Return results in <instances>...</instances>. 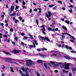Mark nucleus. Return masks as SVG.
Masks as SVG:
<instances>
[{
  "instance_id": "f257e3e1",
  "label": "nucleus",
  "mask_w": 76,
  "mask_h": 76,
  "mask_svg": "<svg viewBox=\"0 0 76 76\" xmlns=\"http://www.w3.org/2000/svg\"><path fill=\"white\" fill-rule=\"evenodd\" d=\"M22 70L23 71V72H24L26 74H23L22 73V71L20 70H19V72L21 74V75L22 76H30L29 75V74H28V72L27 70H28V68H27V69L23 67H22Z\"/></svg>"
},
{
  "instance_id": "f03ea898",
  "label": "nucleus",
  "mask_w": 76,
  "mask_h": 76,
  "mask_svg": "<svg viewBox=\"0 0 76 76\" xmlns=\"http://www.w3.org/2000/svg\"><path fill=\"white\" fill-rule=\"evenodd\" d=\"M58 64H62V65H64V66H65V69H66V70H68V69H69V64H67L66 63H63L61 62H58Z\"/></svg>"
},
{
  "instance_id": "7ed1b4c3",
  "label": "nucleus",
  "mask_w": 76,
  "mask_h": 76,
  "mask_svg": "<svg viewBox=\"0 0 76 76\" xmlns=\"http://www.w3.org/2000/svg\"><path fill=\"white\" fill-rule=\"evenodd\" d=\"M26 61V66H31L32 64V63L31 62L32 61L31 59L28 60V58L25 59Z\"/></svg>"
},
{
  "instance_id": "20e7f679",
  "label": "nucleus",
  "mask_w": 76,
  "mask_h": 76,
  "mask_svg": "<svg viewBox=\"0 0 76 76\" xmlns=\"http://www.w3.org/2000/svg\"><path fill=\"white\" fill-rule=\"evenodd\" d=\"M40 38H42V39H43L44 40H47V41H48V42H50V40L47 37H42L41 36L40 37Z\"/></svg>"
},
{
  "instance_id": "39448f33",
  "label": "nucleus",
  "mask_w": 76,
  "mask_h": 76,
  "mask_svg": "<svg viewBox=\"0 0 76 76\" xmlns=\"http://www.w3.org/2000/svg\"><path fill=\"white\" fill-rule=\"evenodd\" d=\"M48 14H46V16L47 18H49L50 17H51V15H52V14L49 11L48 12Z\"/></svg>"
},
{
  "instance_id": "423d86ee",
  "label": "nucleus",
  "mask_w": 76,
  "mask_h": 76,
  "mask_svg": "<svg viewBox=\"0 0 76 76\" xmlns=\"http://www.w3.org/2000/svg\"><path fill=\"white\" fill-rule=\"evenodd\" d=\"M20 51V50H18L15 49L13 50L12 52L16 54L17 53H19V52Z\"/></svg>"
},
{
  "instance_id": "0eeeda50",
  "label": "nucleus",
  "mask_w": 76,
  "mask_h": 76,
  "mask_svg": "<svg viewBox=\"0 0 76 76\" xmlns=\"http://www.w3.org/2000/svg\"><path fill=\"white\" fill-rule=\"evenodd\" d=\"M33 44L34 46H33V45H29L30 48H33V47H34V48H35V43H34V42Z\"/></svg>"
},
{
  "instance_id": "6e6552de",
  "label": "nucleus",
  "mask_w": 76,
  "mask_h": 76,
  "mask_svg": "<svg viewBox=\"0 0 76 76\" xmlns=\"http://www.w3.org/2000/svg\"><path fill=\"white\" fill-rule=\"evenodd\" d=\"M67 35H69V37H71V38H72L73 39H75V38L74 37L70 35V34H67Z\"/></svg>"
},
{
  "instance_id": "1a4fd4ad",
  "label": "nucleus",
  "mask_w": 76,
  "mask_h": 76,
  "mask_svg": "<svg viewBox=\"0 0 76 76\" xmlns=\"http://www.w3.org/2000/svg\"><path fill=\"white\" fill-rule=\"evenodd\" d=\"M14 8H15V7L14 6H12L10 7V10L11 12H12L13 10H14Z\"/></svg>"
},
{
  "instance_id": "9d476101",
  "label": "nucleus",
  "mask_w": 76,
  "mask_h": 76,
  "mask_svg": "<svg viewBox=\"0 0 76 76\" xmlns=\"http://www.w3.org/2000/svg\"><path fill=\"white\" fill-rule=\"evenodd\" d=\"M38 55H39L41 57H43L44 58V57H45V55H41L40 54V53H39V54Z\"/></svg>"
},
{
  "instance_id": "9b49d317",
  "label": "nucleus",
  "mask_w": 76,
  "mask_h": 76,
  "mask_svg": "<svg viewBox=\"0 0 76 76\" xmlns=\"http://www.w3.org/2000/svg\"><path fill=\"white\" fill-rule=\"evenodd\" d=\"M45 28H43L42 29V33L44 35H45Z\"/></svg>"
},
{
  "instance_id": "f8f14e48",
  "label": "nucleus",
  "mask_w": 76,
  "mask_h": 76,
  "mask_svg": "<svg viewBox=\"0 0 76 76\" xmlns=\"http://www.w3.org/2000/svg\"><path fill=\"white\" fill-rule=\"evenodd\" d=\"M6 60L7 61H12V59L11 58H6Z\"/></svg>"
},
{
  "instance_id": "ddd939ff",
  "label": "nucleus",
  "mask_w": 76,
  "mask_h": 76,
  "mask_svg": "<svg viewBox=\"0 0 76 76\" xmlns=\"http://www.w3.org/2000/svg\"><path fill=\"white\" fill-rule=\"evenodd\" d=\"M5 54H7V55H9V56H10V53L7 52L5 51L4 52Z\"/></svg>"
},
{
  "instance_id": "4468645a",
  "label": "nucleus",
  "mask_w": 76,
  "mask_h": 76,
  "mask_svg": "<svg viewBox=\"0 0 76 76\" xmlns=\"http://www.w3.org/2000/svg\"><path fill=\"white\" fill-rule=\"evenodd\" d=\"M55 23H53L52 24L50 25V26L51 27H52V28H54V26L55 25Z\"/></svg>"
},
{
  "instance_id": "2eb2a0df",
  "label": "nucleus",
  "mask_w": 76,
  "mask_h": 76,
  "mask_svg": "<svg viewBox=\"0 0 76 76\" xmlns=\"http://www.w3.org/2000/svg\"><path fill=\"white\" fill-rule=\"evenodd\" d=\"M58 31V28H56L55 29L54 28L53 29V31Z\"/></svg>"
},
{
  "instance_id": "dca6fc26",
  "label": "nucleus",
  "mask_w": 76,
  "mask_h": 76,
  "mask_svg": "<svg viewBox=\"0 0 76 76\" xmlns=\"http://www.w3.org/2000/svg\"><path fill=\"white\" fill-rule=\"evenodd\" d=\"M65 22L66 23H67V24H69V25L70 24V23H69V22H70V21L68 20H66L65 21Z\"/></svg>"
},
{
  "instance_id": "f3484780",
  "label": "nucleus",
  "mask_w": 76,
  "mask_h": 76,
  "mask_svg": "<svg viewBox=\"0 0 76 76\" xmlns=\"http://www.w3.org/2000/svg\"><path fill=\"white\" fill-rule=\"evenodd\" d=\"M65 58L66 59H67V60H70V59H71V58L70 57L67 56H65Z\"/></svg>"
},
{
  "instance_id": "a211bd4d",
  "label": "nucleus",
  "mask_w": 76,
  "mask_h": 76,
  "mask_svg": "<svg viewBox=\"0 0 76 76\" xmlns=\"http://www.w3.org/2000/svg\"><path fill=\"white\" fill-rule=\"evenodd\" d=\"M48 31H53V29L51 28H48Z\"/></svg>"
},
{
  "instance_id": "6ab92c4d",
  "label": "nucleus",
  "mask_w": 76,
  "mask_h": 76,
  "mask_svg": "<svg viewBox=\"0 0 76 76\" xmlns=\"http://www.w3.org/2000/svg\"><path fill=\"white\" fill-rule=\"evenodd\" d=\"M23 52L24 53V54H26L28 55V54H27V53H28V52L26 51L25 50H23Z\"/></svg>"
},
{
  "instance_id": "aec40b11",
  "label": "nucleus",
  "mask_w": 76,
  "mask_h": 76,
  "mask_svg": "<svg viewBox=\"0 0 76 76\" xmlns=\"http://www.w3.org/2000/svg\"><path fill=\"white\" fill-rule=\"evenodd\" d=\"M62 28L63 29H65V31H66L67 30V28L65 26H62Z\"/></svg>"
},
{
  "instance_id": "412c9836",
  "label": "nucleus",
  "mask_w": 76,
  "mask_h": 76,
  "mask_svg": "<svg viewBox=\"0 0 76 76\" xmlns=\"http://www.w3.org/2000/svg\"><path fill=\"white\" fill-rule=\"evenodd\" d=\"M28 38L26 37V36H24V37L23 38V39L24 40H26V39H28Z\"/></svg>"
},
{
  "instance_id": "4be33fe9",
  "label": "nucleus",
  "mask_w": 76,
  "mask_h": 76,
  "mask_svg": "<svg viewBox=\"0 0 76 76\" xmlns=\"http://www.w3.org/2000/svg\"><path fill=\"white\" fill-rule=\"evenodd\" d=\"M54 5H50L49 6V7H54Z\"/></svg>"
},
{
  "instance_id": "5701e85b",
  "label": "nucleus",
  "mask_w": 76,
  "mask_h": 76,
  "mask_svg": "<svg viewBox=\"0 0 76 76\" xmlns=\"http://www.w3.org/2000/svg\"><path fill=\"white\" fill-rule=\"evenodd\" d=\"M29 36L30 37L31 39H33V37H32V35L29 34Z\"/></svg>"
},
{
  "instance_id": "b1692460",
  "label": "nucleus",
  "mask_w": 76,
  "mask_h": 76,
  "mask_svg": "<svg viewBox=\"0 0 76 76\" xmlns=\"http://www.w3.org/2000/svg\"><path fill=\"white\" fill-rule=\"evenodd\" d=\"M10 70L12 72L14 73V71H13V68H12V67H10Z\"/></svg>"
},
{
  "instance_id": "393cba45",
  "label": "nucleus",
  "mask_w": 76,
  "mask_h": 76,
  "mask_svg": "<svg viewBox=\"0 0 76 76\" xmlns=\"http://www.w3.org/2000/svg\"><path fill=\"white\" fill-rule=\"evenodd\" d=\"M51 56H57V54L55 53H53V54H52L51 55Z\"/></svg>"
},
{
  "instance_id": "a878e982",
  "label": "nucleus",
  "mask_w": 76,
  "mask_h": 76,
  "mask_svg": "<svg viewBox=\"0 0 76 76\" xmlns=\"http://www.w3.org/2000/svg\"><path fill=\"white\" fill-rule=\"evenodd\" d=\"M38 9L39 10V11L38 12L39 13H41V9L39 8Z\"/></svg>"
},
{
  "instance_id": "bb28decb",
  "label": "nucleus",
  "mask_w": 76,
  "mask_h": 76,
  "mask_svg": "<svg viewBox=\"0 0 76 76\" xmlns=\"http://www.w3.org/2000/svg\"><path fill=\"white\" fill-rule=\"evenodd\" d=\"M44 65L45 66V68H46V69H47V65L45 63L44 64Z\"/></svg>"
},
{
  "instance_id": "cd10ccee",
  "label": "nucleus",
  "mask_w": 76,
  "mask_h": 76,
  "mask_svg": "<svg viewBox=\"0 0 76 76\" xmlns=\"http://www.w3.org/2000/svg\"><path fill=\"white\" fill-rule=\"evenodd\" d=\"M15 39L16 41H18V38L17 37H15Z\"/></svg>"
},
{
  "instance_id": "c85d7f7f",
  "label": "nucleus",
  "mask_w": 76,
  "mask_h": 76,
  "mask_svg": "<svg viewBox=\"0 0 76 76\" xmlns=\"http://www.w3.org/2000/svg\"><path fill=\"white\" fill-rule=\"evenodd\" d=\"M34 42L35 44H36V45H38V43H37V40H34Z\"/></svg>"
},
{
  "instance_id": "c756f323",
  "label": "nucleus",
  "mask_w": 76,
  "mask_h": 76,
  "mask_svg": "<svg viewBox=\"0 0 76 76\" xmlns=\"http://www.w3.org/2000/svg\"><path fill=\"white\" fill-rule=\"evenodd\" d=\"M37 62H38V63H42V60H37Z\"/></svg>"
},
{
  "instance_id": "7c9ffc66",
  "label": "nucleus",
  "mask_w": 76,
  "mask_h": 76,
  "mask_svg": "<svg viewBox=\"0 0 76 76\" xmlns=\"http://www.w3.org/2000/svg\"><path fill=\"white\" fill-rule=\"evenodd\" d=\"M15 15H16V13H15V12H13L12 14H11V16H15Z\"/></svg>"
},
{
  "instance_id": "2f4dec72",
  "label": "nucleus",
  "mask_w": 76,
  "mask_h": 76,
  "mask_svg": "<svg viewBox=\"0 0 76 76\" xmlns=\"http://www.w3.org/2000/svg\"><path fill=\"white\" fill-rule=\"evenodd\" d=\"M21 44L22 45H23V46L24 45H25L26 46V44L23 43V42H21Z\"/></svg>"
},
{
  "instance_id": "473e14b6",
  "label": "nucleus",
  "mask_w": 76,
  "mask_h": 76,
  "mask_svg": "<svg viewBox=\"0 0 76 76\" xmlns=\"http://www.w3.org/2000/svg\"><path fill=\"white\" fill-rule=\"evenodd\" d=\"M36 73L37 76H40V75L39 74V73L37 72Z\"/></svg>"
},
{
  "instance_id": "72a5a7b5",
  "label": "nucleus",
  "mask_w": 76,
  "mask_h": 76,
  "mask_svg": "<svg viewBox=\"0 0 76 76\" xmlns=\"http://www.w3.org/2000/svg\"><path fill=\"white\" fill-rule=\"evenodd\" d=\"M68 11H69V12H70V13H72V12H73V11H72V9L69 10H68Z\"/></svg>"
},
{
  "instance_id": "f704fd0d",
  "label": "nucleus",
  "mask_w": 76,
  "mask_h": 76,
  "mask_svg": "<svg viewBox=\"0 0 76 76\" xmlns=\"http://www.w3.org/2000/svg\"><path fill=\"white\" fill-rule=\"evenodd\" d=\"M10 32H13V28H11L10 30Z\"/></svg>"
},
{
  "instance_id": "c9c22d12",
  "label": "nucleus",
  "mask_w": 76,
  "mask_h": 76,
  "mask_svg": "<svg viewBox=\"0 0 76 76\" xmlns=\"http://www.w3.org/2000/svg\"><path fill=\"white\" fill-rule=\"evenodd\" d=\"M16 23H18V20H17V19H16L14 21Z\"/></svg>"
},
{
  "instance_id": "e433bc0d",
  "label": "nucleus",
  "mask_w": 76,
  "mask_h": 76,
  "mask_svg": "<svg viewBox=\"0 0 76 76\" xmlns=\"http://www.w3.org/2000/svg\"><path fill=\"white\" fill-rule=\"evenodd\" d=\"M22 7H23V9H26V7H25L24 5H23L22 6Z\"/></svg>"
},
{
  "instance_id": "4c0bfd02",
  "label": "nucleus",
  "mask_w": 76,
  "mask_h": 76,
  "mask_svg": "<svg viewBox=\"0 0 76 76\" xmlns=\"http://www.w3.org/2000/svg\"><path fill=\"white\" fill-rule=\"evenodd\" d=\"M19 9V7L18 6H16V8L15 9V10H17V9Z\"/></svg>"
},
{
  "instance_id": "58836bf2",
  "label": "nucleus",
  "mask_w": 76,
  "mask_h": 76,
  "mask_svg": "<svg viewBox=\"0 0 76 76\" xmlns=\"http://www.w3.org/2000/svg\"><path fill=\"white\" fill-rule=\"evenodd\" d=\"M65 47L66 48L67 50H68V46L67 45H66L65 46Z\"/></svg>"
},
{
  "instance_id": "ea45409f",
  "label": "nucleus",
  "mask_w": 76,
  "mask_h": 76,
  "mask_svg": "<svg viewBox=\"0 0 76 76\" xmlns=\"http://www.w3.org/2000/svg\"><path fill=\"white\" fill-rule=\"evenodd\" d=\"M4 37H5V38H7L8 37L6 35H4Z\"/></svg>"
},
{
  "instance_id": "a19ab883",
  "label": "nucleus",
  "mask_w": 76,
  "mask_h": 76,
  "mask_svg": "<svg viewBox=\"0 0 76 76\" xmlns=\"http://www.w3.org/2000/svg\"><path fill=\"white\" fill-rule=\"evenodd\" d=\"M47 48H43L42 49V50H45L46 51L47 50Z\"/></svg>"
},
{
  "instance_id": "79ce46f5",
  "label": "nucleus",
  "mask_w": 76,
  "mask_h": 76,
  "mask_svg": "<svg viewBox=\"0 0 76 76\" xmlns=\"http://www.w3.org/2000/svg\"><path fill=\"white\" fill-rule=\"evenodd\" d=\"M50 63H51V64H54V62L52 61H50Z\"/></svg>"
},
{
  "instance_id": "37998d69",
  "label": "nucleus",
  "mask_w": 76,
  "mask_h": 76,
  "mask_svg": "<svg viewBox=\"0 0 76 76\" xmlns=\"http://www.w3.org/2000/svg\"><path fill=\"white\" fill-rule=\"evenodd\" d=\"M36 20V23H37V25H38V24H39L38 20Z\"/></svg>"
},
{
  "instance_id": "c03bdc74",
  "label": "nucleus",
  "mask_w": 76,
  "mask_h": 76,
  "mask_svg": "<svg viewBox=\"0 0 76 76\" xmlns=\"http://www.w3.org/2000/svg\"><path fill=\"white\" fill-rule=\"evenodd\" d=\"M58 3H60L61 4H62V2H61V1H58Z\"/></svg>"
},
{
  "instance_id": "a18cd8bd",
  "label": "nucleus",
  "mask_w": 76,
  "mask_h": 76,
  "mask_svg": "<svg viewBox=\"0 0 76 76\" xmlns=\"http://www.w3.org/2000/svg\"><path fill=\"white\" fill-rule=\"evenodd\" d=\"M22 4L23 5H25V1H23L22 2Z\"/></svg>"
},
{
  "instance_id": "49530a36",
  "label": "nucleus",
  "mask_w": 76,
  "mask_h": 76,
  "mask_svg": "<svg viewBox=\"0 0 76 76\" xmlns=\"http://www.w3.org/2000/svg\"><path fill=\"white\" fill-rule=\"evenodd\" d=\"M65 46V45H64V44H63L62 45V46H61V47H62V49H63V47H64V46Z\"/></svg>"
},
{
  "instance_id": "de8ad7c7",
  "label": "nucleus",
  "mask_w": 76,
  "mask_h": 76,
  "mask_svg": "<svg viewBox=\"0 0 76 76\" xmlns=\"http://www.w3.org/2000/svg\"><path fill=\"white\" fill-rule=\"evenodd\" d=\"M54 72L56 73H58V70H55L54 71Z\"/></svg>"
},
{
  "instance_id": "09e8293b",
  "label": "nucleus",
  "mask_w": 76,
  "mask_h": 76,
  "mask_svg": "<svg viewBox=\"0 0 76 76\" xmlns=\"http://www.w3.org/2000/svg\"><path fill=\"white\" fill-rule=\"evenodd\" d=\"M11 42H12V43L13 45H15V42H13V41H11Z\"/></svg>"
},
{
  "instance_id": "8fccbe9b",
  "label": "nucleus",
  "mask_w": 76,
  "mask_h": 76,
  "mask_svg": "<svg viewBox=\"0 0 76 76\" xmlns=\"http://www.w3.org/2000/svg\"><path fill=\"white\" fill-rule=\"evenodd\" d=\"M71 53H76V52L75 51H73V50H71Z\"/></svg>"
},
{
  "instance_id": "3c124183",
  "label": "nucleus",
  "mask_w": 76,
  "mask_h": 76,
  "mask_svg": "<svg viewBox=\"0 0 76 76\" xmlns=\"http://www.w3.org/2000/svg\"><path fill=\"white\" fill-rule=\"evenodd\" d=\"M68 49H69V50H72V48H71L70 47H68Z\"/></svg>"
},
{
  "instance_id": "603ef678",
  "label": "nucleus",
  "mask_w": 76,
  "mask_h": 76,
  "mask_svg": "<svg viewBox=\"0 0 76 76\" xmlns=\"http://www.w3.org/2000/svg\"><path fill=\"white\" fill-rule=\"evenodd\" d=\"M9 25V24H8V23H6L5 24V26H6V27H7V26H8Z\"/></svg>"
},
{
  "instance_id": "864d4df0",
  "label": "nucleus",
  "mask_w": 76,
  "mask_h": 76,
  "mask_svg": "<svg viewBox=\"0 0 76 76\" xmlns=\"http://www.w3.org/2000/svg\"><path fill=\"white\" fill-rule=\"evenodd\" d=\"M21 35H22V36H23V35H25V34L23 33H21Z\"/></svg>"
},
{
  "instance_id": "5fc2aeb1",
  "label": "nucleus",
  "mask_w": 76,
  "mask_h": 76,
  "mask_svg": "<svg viewBox=\"0 0 76 76\" xmlns=\"http://www.w3.org/2000/svg\"><path fill=\"white\" fill-rule=\"evenodd\" d=\"M1 17H2V19H4V15H2Z\"/></svg>"
},
{
  "instance_id": "6e6d98bb",
  "label": "nucleus",
  "mask_w": 76,
  "mask_h": 76,
  "mask_svg": "<svg viewBox=\"0 0 76 76\" xmlns=\"http://www.w3.org/2000/svg\"><path fill=\"white\" fill-rule=\"evenodd\" d=\"M69 76H72V74L71 73V72H70L69 74Z\"/></svg>"
},
{
  "instance_id": "4d7b16f0",
  "label": "nucleus",
  "mask_w": 76,
  "mask_h": 76,
  "mask_svg": "<svg viewBox=\"0 0 76 76\" xmlns=\"http://www.w3.org/2000/svg\"><path fill=\"white\" fill-rule=\"evenodd\" d=\"M16 19L15 18V17H13V20L14 21V20H16Z\"/></svg>"
},
{
  "instance_id": "13d9d810",
  "label": "nucleus",
  "mask_w": 76,
  "mask_h": 76,
  "mask_svg": "<svg viewBox=\"0 0 76 76\" xmlns=\"http://www.w3.org/2000/svg\"><path fill=\"white\" fill-rule=\"evenodd\" d=\"M16 19L15 18V17H13V20L14 21V20H16Z\"/></svg>"
},
{
  "instance_id": "bf43d9fd",
  "label": "nucleus",
  "mask_w": 76,
  "mask_h": 76,
  "mask_svg": "<svg viewBox=\"0 0 76 76\" xmlns=\"http://www.w3.org/2000/svg\"><path fill=\"white\" fill-rule=\"evenodd\" d=\"M67 34H68V33H62V35H64V34H67Z\"/></svg>"
},
{
  "instance_id": "052dcab7",
  "label": "nucleus",
  "mask_w": 76,
  "mask_h": 76,
  "mask_svg": "<svg viewBox=\"0 0 76 76\" xmlns=\"http://www.w3.org/2000/svg\"><path fill=\"white\" fill-rule=\"evenodd\" d=\"M5 68V67L4 66H2V70H3V69H4Z\"/></svg>"
},
{
  "instance_id": "680f3d73",
  "label": "nucleus",
  "mask_w": 76,
  "mask_h": 76,
  "mask_svg": "<svg viewBox=\"0 0 76 76\" xmlns=\"http://www.w3.org/2000/svg\"><path fill=\"white\" fill-rule=\"evenodd\" d=\"M61 37H62V38H65V36H61Z\"/></svg>"
},
{
  "instance_id": "e2e57ef3",
  "label": "nucleus",
  "mask_w": 76,
  "mask_h": 76,
  "mask_svg": "<svg viewBox=\"0 0 76 76\" xmlns=\"http://www.w3.org/2000/svg\"><path fill=\"white\" fill-rule=\"evenodd\" d=\"M19 18H20V20H22V17H19Z\"/></svg>"
},
{
  "instance_id": "0e129e2a",
  "label": "nucleus",
  "mask_w": 76,
  "mask_h": 76,
  "mask_svg": "<svg viewBox=\"0 0 76 76\" xmlns=\"http://www.w3.org/2000/svg\"><path fill=\"white\" fill-rule=\"evenodd\" d=\"M70 41H71V42H74V41H73V40H70Z\"/></svg>"
},
{
  "instance_id": "69168bd1",
  "label": "nucleus",
  "mask_w": 76,
  "mask_h": 76,
  "mask_svg": "<svg viewBox=\"0 0 76 76\" xmlns=\"http://www.w3.org/2000/svg\"><path fill=\"white\" fill-rule=\"evenodd\" d=\"M56 8H57V7H54L53 8V10H55V9H56Z\"/></svg>"
},
{
  "instance_id": "338daca9",
  "label": "nucleus",
  "mask_w": 76,
  "mask_h": 76,
  "mask_svg": "<svg viewBox=\"0 0 76 76\" xmlns=\"http://www.w3.org/2000/svg\"><path fill=\"white\" fill-rule=\"evenodd\" d=\"M58 65L57 64H55L54 65V67H56V66H57Z\"/></svg>"
},
{
  "instance_id": "774afa93",
  "label": "nucleus",
  "mask_w": 76,
  "mask_h": 76,
  "mask_svg": "<svg viewBox=\"0 0 76 76\" xmlns=\"http://www.w3.org/2000/svg\"><path fill=\"white\" fill-rule=\"evenodd\" d=\"M5 75V74H4L3 73L2 74V76H4Z\"/></svg>"
}]
</instances>
